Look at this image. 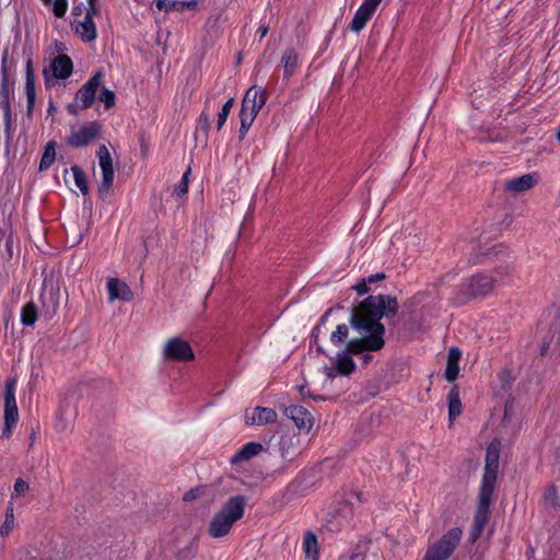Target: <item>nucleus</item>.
<instances>
[{
	"label": "nucleus",
	"mask_w": 560,
	"mask_h": 560,
	"mask_svg": "<svg viewBox=\"0 0 560 560\" xmlns=\"http://www.w3.org/2000/svg\"><path fill=\"white\" fill-rule=\"evenodd\" d=\"M398 312V301L390 295H370L360 302L350 316L351 327L360 335L350 339L346 348L336 355L338 374L349 375L355 369L351 355L380 351L385 346V326L382 317H394Z\"/></svg>",
	"instance_id": "1"
},
{
	"label": "nucleus",
	"mask_w": 560,
	"mask_h": 560,
	"mask_svg": "<svg viewBox=\"0 0 560 560\" xmlns=\"http://www.w3.org/2000/svg\"><path fill=\"white\" fill-rule=\"evenodd\" d=\"M246 498L244 495L231 497L219 511H217L208 527L210 537L219 539L230 534L233 525L244 516Z\"/></svg>",
	"instance_id": "2"
},
{
	"label": "nucleus",
	"mask_w": 560,
	"mask_h": 560,
	"mask_svg": "<svg viewBox=\"0 0 560 560\" xmlns=\"http://www.w3.org/2000/svg\"><path fill=\"white\" fill-rule=\"evenodd\" d=\"M462 539V529H448L438 541L429 546L423 560H447Z\"/></svg>",
	"instance_id": "3"
},
{
	"label": "nucleus",
	"mask_w": 560,
	"mask_h": 560,
	"mask_svg": "<svg viewBox=\"0 0 560 560\" xmlns=\"http://www.w3.org/2000/svg\"><path fill=\"white\" fill-rule=\"evenodd\" d=\"M500 443L493 441L489 444L486 454V466L480 490L494 491L499 470Z\"/></svg>",
	"instance_id": "4"
},
{
	"label": "nucleus",
	"mask_w": 560,
	"mask_h": 560,
	"mask_svg": "<svg viewBox=\"0 0 560 560\" xmlns=\"http://www.w3.org/2000/svg\"><path fill=\"white\" fill-rule=\"evenodd\" d=\"M163 357L165 360L177 362H188L195 359L190 345L179 337H173L165 342Z\"/></svg>",
	"instance_id": "5"
},
{
	"label": "nucleus",
	"mask_w": 560,
	"mask_h": 560,
	"mask_svg": "<svg viewBox=\"0 0 560 560\" xmlns=\"http://www.w3.org/2000/svg\"><path fill=\"white\" fill-rule=\"evenodd\" d=\"M493 491L479 490L477 511L474 517V528L471 532L472 541L477 540L489 518L490 504Z\"/></svg>",
	"instance_id": "6"
},
{
	"label": "nucleus",
	"mask_w": 560,
	"mask_h": 560,
	"mask_svg": "<svg viewBox=\"0 0 560 560\" xmlns=\"http://www.w3.org/2000/svg\"><path fill=\"white\" fill-rule=\"evenodd\" d=\"M97 159L102 171V180L98 185V192L101 195H105L112 187L115 176L113 159L105 144L100 145L97 150Z\"/></svg>",
	"instance_id": "7"
},
{
	"label": "nucleus",
	"mask_w": 560,
	"mask_h": 560,
	"mask_svg": "<svg viewBox=\"0 0 560 560\" xmlns=\"http://www.w3.org/2000/svg\"><path fill=\"white\" fill-rule=\"evenodd\" d=\"M104 73L97 71L88 82H85L77 92L75 102L81 108H89L93 105L96 92L102 84Z\"/></svg>",
	"instance_id": "8"
},
{
	"label": "nucleus",
	"mask_w": 560,
	"mask_h": 560,
	"mask_svg": "<svg viewBox=\"0 0 560 560\" xmlns=\"http://www.w3.org/2000/svg\"><path fill=\"white\" fill-rule=\"evenodd\" d=\"M500 280L501 277L477 275L467 280L464 285L469 295L478 298L489 294L493 290L494 283Z\"/></svg>",
	"instance_id": "9"
},
{
	"label": "nucleus",
	"mask_w": 560,
	"mask_h": 560,
	"mask_svg": "<svg viewBox=\"0 0 560 560\" xmlns=\"http://www.w3.org/2000/svg\"><path fill=\"white\" fill-rule=\"evenodd\" d=\"M279 451L284 466L293 463L302 453L300 435L290 432L282 434L279 441Z\"/></svg>",
	"instance_id": "10"
},
{
	"label": "nucleus",
	"mask_w": 560,
	"mask_h": 560,
	"mask_svg": "<svg viewBox=\"0 0 560 560\" xmlns=\"http://www.w3.org/2000/svg\"><path fill=\"white\" fill-rule=\"evenodd\" d=\"M101 127L96 122H90L74 130L68 138V144L73 148H82L92 143L98 137Z\"/></svg>",
	"instance_id": "11"
},
{
	"label": "nucleus",
	"mask_w": 560,
	"mask_h": 560,
	"mask_svg": "<svg viewBox=\"0 0 560 560\" xmlns=\"http://www.w3.org/2000/svg\"><path fill=\"white\" fill-rule=\"evenodd\" d=\"M382 0H364L357 10L349 28L353 32L362 31L375 13Z\"/></svg>",
	"instance_id": "12"
},
{
	"label": "nucleus",
	"mask_w": 560,
	"mask_h": 560,
	"mask_svg": "<svg viewBox=\"0 0 560 560\" xmlns=\"http://www.w3.org/2000/svg\"><path fill=\"white\" fill-rule=\"evenodd\" d=\"M267 101L266 91L259 86L249 88L243 98L242 108L258 114Z\"/></svg>",
	"instance_id": "13"
},
{
	"label": "nucleus",
	"mask_w": 560,
	"mask_h": 560,
	"mask_svg": "<svg viewBox=\"0 0 560 560\" xmlns=\"http://www.w3.org/2000/svg\"><path fill=\"white\" fill-rule=\"evenodd\" d=\"M283 413L290 418L300 430L308 432L313 425L312 415L303 406H289Z\"/></svg>",
	"instance_id": "14"
},
{
	"label": "nucleus",
	"mask_w": 560,
	"mask_h": 560,
	"mask_svg": "<svg viewBox=\"0 0 560 560\" xmlns=\"http://www.w3.org/2000/svg\"><path fill=\"white\" fill-rule=\"evenodd\" d=\"M277 420V412L271 408L256 407L252 413L246 411L245 423L247 425H265Z\"/></svg>",
	"instance_id": "15"
},
{
	"label": "nucleus",
	"mask_w": 560,
	"mask_h": 560,
	"mask_svg": "<svg viewBox=\"0 0 560 560\" xmlns=\"http://www.w3.org/2000/svg\"><path fill=\"white\" fill-rule=\"evenodd\" d=\"M107 292L109 302L115 300L128 302L133 298V293L128 284L117 278H109L107 280Z\"/></svg>",
	"instance_id": "16"
},
{
	"label": "nucleus",
	"mask_w": 560,
	"mask_h": 560,
	"mask_svg": "<svg viewBox=\"0 0 560 560\" xmlns=\"http://www.w3.org/2000/svg\"><path fill=\"white\" fill-rule=\"evenodd\" d=\"M537 184V175L535 173L524 174L504 183V189L514 194L526 191Z\"/></svg>",
	"instance_id": "17"
},
{
	"label": "nucleus",
	"mask_w": 560,
	"mask_h": 560,
	"mask_svg": "<svg viewBox=\"0 0 560 560\" xmlns=\"http://www.w3.org/2000/svg\"><path fill=\"white\" fill-rule=\"evenodd\" d=\"M51 74L55 79H67L71 75L73 63L69 56L58 55L50 63Z\"/></svg>",
	"instance_id": "18"
},
{
	"label": "nucleus",
	"mask_w": 560,
	"mask_h": 560,
	"mask_svg": "<svg viewBox=\"0 0 560 560\" xmlns=\"http://www.w3.org/2000/svg\"><path fill=\"white\" fill-rule=\"evenodd\" d=\"M460 357L462 351L458 348L453 347L448 350L447 364L445 370V378L448 382L455 381L458 376Z\"/></svg>",
	"instance_id": "19"
},
{
	"label": "nucleus",
	"mask_w": 560,
	"mask_h": 560,
	"mask_svg": "<svg viewBox=\"0 0 560 560\" xmlns=\"http://www.w3.org/2000/svg\"><path fill=\"white\" fill-rule=\"evenodd\" d=\"M74 30L83 42H92L97 36L96 25L90 18L84 16L83 21L74 23Z\"/></svg>",
	"instance_id": "20"
},
{
	"label": "nucleus",
	"mask_w": 560,
	"mask_h": 560,
	"mask_svg": "<svg viewBox=\"0 0 560 560\" xmlns=\"http://www.w3.org/2000/svg\"><path fill=\"white\" fill-rule=\"evenodd\" d=\"M197 7L195 0L191 1H171V0H156V8L160 11L170 12L177 11L183 12L184 10H194Z\"/></svg>",
	"instance_id": "21"
},
{
	"label": "nucleus",
	"mask_w": 560,
	"mask_h": 560,
	"mask_svg": "<svg viewBox=\"0 0 560 560\" xmlns=\"http://www.w3.org/2000/svg\"><path fill=\"white\" fill-rule=\"evenodd\" d=\"M262 445L258 442H248L234 455L232 463L248 460L262 451Z\"/></svg>",
	"instance_id": "22"
},
{
	"label": "nucleus",
	"mask_w": 560,
	"mask_h": 560,
	"mask_svg": "<svg viewBox=\"0 0 560 560\" xmlns=\"http://www.w3.org/2000/svg\"><path fill=\"white\" fill-rule=\"evenodd\" d=\"M12 93V84H1L0 86V107L3 110L4 121L10 124L12 120L10 96Z\"/></svg>",
	"instance_id": "23"
},
{
	"label": "nucleus",
	"mask_w": 560,
	"mask_h": 560,
	"mask_svg": "<svg viewBox=\"0 0 560 560\" xmlns=\"http://www.w3.org/2000/svg\"><path fill=\"white\" fill-rule=\"evenodd\" d=\"M16 61L9 56V50L4 49L1 58V84H11V73L15 70Z\"/></svg>",
	"instance_id": "24"
},
{
	"label": "nucleus",
	"mask_w": 560,
	"mask_h": 560,
	"mask_svg": "<svg viewBox=\"0 0 560 560\" xmlns=\"http://www.w3.org/2000/svg\"><path fill=\"white\" fill-rule=\"evenodd\" d=\"M285 77H291L298 68L299 56L293 49H287L281 59Z\"/></svg>",
	"instance_id": "25"
},
{
	"label": "nucleus",
	"mask_w": 560,
	"mask_h": 560,
	"mask_svg": "<svg viewBox=\"0 0 560 560\" xmlns=\"http://www.w3.org/2000/svg\"><path fill=\"white\" fill-rule=\"evenodd\" d=\"M462 412V402L459 398V392L456 388H452L448 393V418L453 422L457 416Z\"/></svg>",
	"instance_id": "26"
},
{
	"label": "nucleus",
	"mask_w": 560,
	"mask_h": 560,
	"mask_svg": "<svg viewBox=\"0 0 560 560\" xmlns=\"http://www.w3.org/2000/svg\"><path fill=\"white\" fill-rule=\"evenodd\" d=\"M37 307L34 302L26 303L21 310V323L24 326H33L37 320Z\"/></svg>",
	"instance_id": "27"
},
{
	"label": "nucleus",
	"mask_w": 560,
	"mask_h": 560,
	"mask_svg": "<svg viewBox=\"0 0 560 560\" xmlns=\"http://www.w3.org/2000/svg\"><path fill=\"white\" fill-rule=\"evenodd\" d=\"M256 116H257V114L254 113L253 110H246L244 108H241V113H240V120H241L240 138L241 139H243L245 137L248 129L253 125Z\"/></svg>",
	"instance_id": "28"
},
{
	"label": "nucleus",
	"mask_w": 560,
	"mask_h": 560,
	"mask_svg": "<svg viewBox=\"0 0 560 560\" xmlns=\"http://www.w3.org/2000/svg\"><path fill=\"white\" fill-rule=\"evenodd\" d=\"M16 378L11 377L5 382L4 408L18 407L15 400Z\"/></svg>",
	"instance_id": "29"
},
{
	"label": "nucleus",
	"mask_w": 560,
	"mask_h": 560,
	"mask_svg": "<svg viewBox=\"0 0 560 560\" xmlns=\"http://www.w3.org/2000/svg\"><path fill=\"white\" fill-rule=\"evenodd\" d=\"M15 526L14 509L12 502L9 503L5 511V520L0 528L1 536H8Z\"/></svg>",
	"instance_id": "30"
},
{
	"label": "nucleus",
	"mask_w": 560,
	"mask_h": 560,
	"mask_svg": "<svg viewBox=\"0 0 560 560\" xmlns=\"http://www.w3.org/2000/svg\"><path fill=\"white\" fill-rule=\"evenodd\" d=\"M71 172L73 174L75 186L80 189L83 195L89 194V185L86 182L85 173L81 170V167L73 165L71 167Z\"/></svg>",
	"instance_id": "31"
},
{
	"label": "nucleus",
	"mask_w": 560,
	"mask_h": 560,
	"mask_svg": "<svg viewBox=\"0 0 560 560\" xmlns=\"http://www.w3.org/2000/svg\"><path fill=\"white\" fill-rule=\"evenodd\" d=\"M56 158V151H55V144L54 142H48L45 151L43 153L40 163H39V170L45 171L51 166Z\"/></svg>",
	"instance_id": "32"
},
{
	"label": "nucleus",
	"mask_w": 560,
	"mask_h": 560,
	"mask_svg": "<svg viewBox=\"0 0 560 560\" xmlns=\"http://www.w3.org/2000/svg\"><path fill=\"white\" fill-rule=\"evenodd\" d=\"M349 336V328L346 324H339L330 335V342L339 347L341 346Z\"/></svg>",
	"instance_id": "33"
},
{
	"label": "nucleus",
	"mask_w": 560,
	"mask_h": 560,
	"mask_svg": "<svg viewBox=\"0 0 560 560\" xmlns=\"http://www.w3.org/2000/svg\"><path fill=\"white\" fill-rule=\"evenodd\" d=\"M233 105H234V98L230 97L222 106V108L218 115V120H217V129L218 130H220L223 127V125L225 124Z\"/></svg>",
	"instance_id": "34"
},
{
	"label": "nucleus",
	"mask_w": 560,
	"mask_h": 560,
	"mask_svg": "<svg viewBox=\"0 0 560 560\" xmlns=\"http://www.w3.org/2000/svg\"><path fill=\"white\" fill-rule=\"evenodd\" d=\"M304 550L307 557H315L317 555V538L314 534L307 533L304 537Z\"/></svg>",
	"instance_id": "35"
},
{
	"label": "nucleus",
	"mask_w": 560,
	"mask_h": 560,
	"mask_svg": "<svg viewBox=\"0 0 560 560\" xmlns=\"http://www.w3.org/2000/svg\"><path fill=\"white\" fill-rule=\"evenodd\" d=\"M98 100L104 104L106 109H109L115 105L116 95L114 91L107 88H102L101 93L98 95Z\"/></svg>",
	"instance_id": "36"
},
{
	"label": "nucleus",
	"mask_w": 560,
	"mask_h": 560,
	"mask_svg": "<svg viewBox=\"0 0 560 560\" xmlns=\"http://www.w3.org/2000/svg\"><path fill=\"white\" fill-rule=\"evenodd\" d=\"M190 168H188L182 177L180 183L175 187L174 195L177 198L184 197L188 191V185H189V176H190Z\"/></svg>",
	"instance_id": "37"
},
{
	"label": "nucleus",
	"mask_w": 560,
	"mask_h": 560,
	"mask_svg": "<svg viewBox=\"0 0 560 560\" xmlns=\"http://www.w3.org/2000/svg\"><path fill=\"white\" fill-rule=\"evenodd\" d=\"M28 490V483L24 481L22 478H18L14 482V490L11 495V499L16 497L24 495Z\"/></svg>",
	"instance_id": "38"
},
{
	"label": "nucleus",
	"mask_w": 560,
	"mask_h": 560,
	"mask_svg": "<svg viewBox=\"0 0 560 560\" xmlns=\"http://www.w3.org/2000/svg\"><path fill=\"white\" fill-rule=\"evenodd\" d=\"M68 9L67 0H55L52 11L56 18H63Z\"/></svg>",
	"instance_id": "39"
},
{
	"label": "nucleus",
	"mask_w": 560,
	"mask_h": 560,
	"mask_svg": "<svg viewBox=\"0 0 560 560\" xmlns=\"http://www.w3.org/2000/svg\"><path fill=\"white\" fill-rule=\"evenodd\" d=\"M19 420L18 407L4 408V422L16 423Z\"/></svg>",
	"instance_id": "40"
},
{
	"label": "nucleus",
	"mask_w": 560,
	"mask_h": 560,
	"mask_svg": "<svg viewBox=\"0 0 560 560\" xmlns=\"http://www.w3.org/2000/svg\"><path fill=\"white\" fill-rule=\"evenodd\" d=\"M100 14V8L97 2H88L86 14L85 18H90L93 20V16H97Z\"/></svg>",
	"instance_id": "41"
},
{
	"label": "nucleus",
	"mask_w": 560,
	"mask_h": 560,
	"mask_svg": "<svg viewBox=\"0 0 560 560\" xmlns=\"http://www.w3.org/2000/svg\"><path fill=\"white\" fill-rule=\"evenodd\" d=\"M353 289L357 291V293L359 295H363L365 293L369 292L370 288H369V282L366 281V279H363L362 281H360L359 283H357Z\"/></svg>",
	"instance_id": "42"
},
{
	"label": "nucleus",
	"mask_w": 560,
	"mask_h": 560,
	"mask_svg": "<svg viewBox=\"0 0 560 560\" xmlns=\"http://www.w3.org/2000/svg\"><path fill=\"white\" fill-rule=\"evenodd\" d=\"M43 299L44 300L48 299L51 304V311L49 312V317H51L57 311L58 300L56 299L55 294H52V293H49L48 296H43Z\"/></svg>",
	"instance_id": "43"
},
{
	"label": "nucleus",
	"mask_w": 560,
	"mask_h": 560,
	"mask_svg": "<svg viewBox=\"0 0 560 560\" xmlns=\"http://www.w3.org/2000/svg\"><path fill=\"white\" fill-rule=\"evenodd\" d=\"M209 122H210V118H209V115L207 114H201L200 117H199V126L200 128L207 132L208 129H209Z\"/></svg>",
	"instance_id": "44"
},
{
	"label": "nucleus",
	"mask_w": 560,
	"mask_h": 560,
	"mask_svg": "<svg viewBox=\"0 0 560 560\" xmlns=\"http://www.w3.org/2000/svg\"><path fill=\"white\" fill-rule=\"evenodd\" d=\"M26 92H27L28 101L31 102L32 98L34 97V86H33L32 78H30V74L26 78Z\"/></svg>",
	"instance_id": "45"
},
{
	"label": "nucleus",
	"mask_w": 560,
	"mask_h": 560,
	"mask_svg": "<svg viewBox=\"0 0 560 560\" xmlns=\"http://www.w3.org/2000/svg\"><path fill=\"white\" fill-rule=\"evenodd\" d=\"M545 499L547 501H549L550 503H555L556 500H557V491L555 488L550 487L549 489H547L546 493H545Z\"/></svg>",
	"instance_id": "46"
},
{
	"label": "nucleus",
	"mask_w": 560,
	"mask_h": 560,
	"mask_svg": "<svg viewBox=\"0 0 560 560\" xmlns=\"http://www.w3.org/2000/svg\"><path fill=\"white\" fill-rule=\"evenodd\" d=\"M324 373L328 378H334L338 374V371L334 364L331 366H324Z\"/></svg>",
	"instance_id": "47"
},
{
	"label": "nucleus",
	"mask_w": 560,
	"mask_h": 560,
	"mask_svg": "<svg viewBox=\"0 0 560 560\" xmlns=\"http://www.w3.org/2000/svg\"><path fill=\"white\" fill-rule=\"evenodd\" d=\"M16 423H8V422H4V427L2 429V438L4 439H9L12 434V428L15 425Z\"/></svg>",
	"instance_id": "48"
},
{
	"label": "nucleus",
	"mask_w": 560,
	"mask_h": 560,
	"mask_svg": "<svg viewBox=\"0 0 560 560\" xmlns=\"http://www.w3.org/2000/svg\"><path fill=\"white\" fill-rule=\"evenodd\" d=\"M318 331H319V326H316V327L314 328V330H313L312 339H314V343L316 345L317 351H318V352L324 353V349L322 348V346H319V345L317 343Z\"/></svg>",
	"instance_id": "49"
},
{
	"label": "nucleus",
	"mask_w": 560,
	"mask_h": 560,
	"mask_svg": "<svg viewBox=\"0 0 560 560\" xmlns=\"http://www.w3.org/2000/svg\"><path fill=\"white\" fill-rule=\"evenodd\" d=\"M385 278V275L383 272H378V273H375V275H372L370 276L366 281L370 283H374V282H377V281H381Z\"/></svg>",
	"instance_id": "50"
},
{
	"label": "nucleus",
	"mask_w": 560,
	"mask_h": 560,
	"mask_svg": "<svg viewBox=\"0 0 560 560\" xmlns=\"http://www.w3.org/2000/svg\"><path fill=\"white\" fill-rule=\"evenodd\" d=\"M197 495H198V490H190L187 493H185L184 500L185 501H190V500L196 499Z\"/></svg>",
	"instance_id": "51"
},
{
	"label": "nucleus",
	"mask_w": 560,
	"mask_h": 560,
	"mask_svg": "<svg viewBox=\"0 0 560 560\" xmlns=\"http://www.w3.org/2000/svg\"><path fill=\"white\" fill-rule=\"evenodd\" d=\"M258 32L260 33V38L265 37L268 33V26H260Z\"/></svg>",
	"instance_id": "52"
},
{
	"label": "nucleus",
	"mask_w": 560,
	"mask_h": 560,
	"mask_svg": "<svg viewBox=\"0 0 560 560\" xmlns=\"http://www.w3.org/2000/svg\"><path fill=\"white\" fill-rule=\"evenodd\" d=\"M5 246H7V248H8L9 255L11 256V246H12V240H11V236H8V237H7Z\"/></svg>",
	"instance_id": "53"
},
{
	"label": "nucleus",
	"mask_w": 560,
	"mask_h": 560,
	"mask_svg": "<svg viewBox=\"0 0 560 560\" xmlns=\"http://www.w3.org/2000/svg\"><path fill=\"white\" fill-rule=\"evenodd\" d=\"M4 131L7 133V137L10 138L11 137V122L8 125V122L4 121Z\"/></svg>",
	"instance_id": "54"
},
{
	"label": "nucleus",
	"mask_w": 560,
	"mask_h": 560,
	"mask_svg": "<svg viewBox=\"0 0 560 560\" xmlns=\"http://www.w3.org/2000/svg\"><path fill=\"white\" fill-rule=\"evenodd\" d=\"M32 61L31 60H27V65H26V77L30 73V78H32Z\"/></svg>",
	"instance_id": "55"
},
{
	"label": "nucleus",
	"mask_w": 560,
	"mask_h": 560,
	"mask_svg": "<svg viewBox=\"0 0 560 560\" xmlns=\"http://www.w3.org/2000/svg\"><path fill=\"white\" fill-rule=\"evenodd\" d=\"M73 14H74V15H79V14H81V8L75 7V8L73 9Z\"/></svg>",
	"instance_id": "56"
},
{
	"label": "nucleus",
	"mask_w": 560,
	"mask_h": 560,
	"mask_svg": "<svg viewBox=\"0 0 560 560\" xmlns=\"http://www.w3.org/2000/svg\"><path fill=\"white\" fill-rule=\"evenodd\" d=\"M371 359H372V355H370V354H364L363 355V360H364L365 363H368Z\"/></svg>",
	"instance_id": "57"
},
{
	"label": "nucleus",
	"mask_w": 560,
	"mask_h": 560,
	"mask_svg": "<svg viewBox=\"0 0 560 560\" xmlns=\"http://www.w3.org/2000/svg\"><path fill=\"white\" fill-rule=\"evenodd\" d=\"M30 439H31V443H34V441H35V439H36V436H35V433H34V432L31 434V438H30Z\"/></svg>",
	"instance_id": "58"
},
{
	"label": "nucleus",
	"mask_w": 560,
	"mask_h": 560,
	"mask_svg": "<svg viewBox=\"0 0 560 560\" xmlns=\"http://www.w3.org/2000/svg\"><path fill=\"white\" fill-rule=\"evenodd\" d=\"M328 314H329V312H327V313L322 317V319H320V322H322V323L326 320V318H327Z\"/></svg>",
	"instance_id": "59"
},
{
	"label": "nucleus",
	"mask_w": 560,
	"mask_h": 560,
	"mask_svg": "<svg viewBox=\"0 0 560 560\" xmlns=\"http://www.w3.org/2000/svg\"><path fill=\"white\" fill-rule=\"evenodd\" d=\"M44 74L46 77V81L49 82V79H48V71L47 70H44Z\"/></svg>",
	"instance_id": "60"
},
{
	"label": "nucleus",
	"mask_w": 560,
	"mask_h": 560,
	"mask_svg": "<svg viewBox=\"0 0 560 560\" xmlns=\"http://www.w3.org/2000/svg\"><path fill=\"white\" fill-rule=\"evenodd\" d=\"M45 4H49L51 0H42Z\"/></svg>",
	"instance_id": "61"
},
{
	"label": "nucleus",
	"mask_w": 560,
	"mask_h": 560,
	"mask_svg": "<svg viewBox=\"0 0 560 560\" xmlns=\"http://www.w3.org/2000/svg\"><path fill=\"white\" fill-rule=\"evenodd\" d=\"M557 139H558V141H560V129H559V132L557 135Z\"/></svg>",
	"instance_id": "62"
},
{
	"label": "nucleus",
	"mask_w": 560,
	"mask_h": 560,
	"mask_svg": "<svg viewBox=\"0 0 560 560\" xmlns=\"http://www.w3.org/2000/svg\"><path fill=\"white\" fill-rule=\"evenodd\" d=\"M88 2H97V0H86Z\"/></svg>",
	"instance_id": "63"
}]
</instances>
